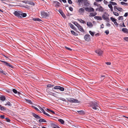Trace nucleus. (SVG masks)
Masks as SVG:
<instances>
[{
	"label": "nucleus",
	"mask_w": 128,
	"mask_h": 128,
	"mask_svg": "<svg viewBox=\"0 0 128 128\" xmlns=\"http://www.w3.org/2000/svg\"><path fill=\"white\" fill-rule=\"evenodd\" d=\"M90 106L94 110H99V107L98 104L96 102H92L90 104Z\"/></svg>",
	"instance_id": "nucleus-1"
},
{
	"label": "nucleus",
	"mask_w": 128,
	"mask_h": 128,
	"mask_svg": "<svg viewBox=\"0 0 128 128\" xmlns=\"http://www.w3.org/2000/svg\"><path fill=\"white\" fill-rule=\"evenodd\" d=\"M78 2L82 4L84 3V5L88 7L89 6V4L88 3V0H78Z\"/></svg>",
	"instance_id": "nucleus-2"
},
{
	"label": "nucleus",
	"mask_w": 128,
	"mask_h": 128,
	"mask_svg": "<svg viewBox=\"0 0 128 128\" xmlns=\"http://www.w3.org/2000/svg\"><path fill=\"white\" fill-rule=\"evenodd\" d=\"M21 13V12L18 10H16L15 11L14 14L15 16L17 17L18 18H22L21 16H20Z\"/></svg>",
	"instance_id": "nucleus-3"
},
{
	"label": "nucleus",
	"mask_w": 128,
	"mask_h": 128,
	"mask_svg": "<svg viewBox=\"0 0 128 128\" xmlns=\"http://www.w3.org/2000/svg\"><path fill=\"white\" fill-rule=\"evenodd\" d=\"M41 15L42 17L46 18L49 16V14L45 12L44 11L42 12Z\"/></svg>",
	"instance_id": "nucleus-4"
},
{
	"label": "nucleus",
	"mask_w": 128,
	"mask_h": 128,
	"mask_svg": "<svg viewBox=\"0 0 128 128\" xmlns=\"http://www.w3.org/2000/svg\"><path fill=\"white\" fill-rule=\"evenodd\" d=\"M90 36L89 34H86L84 37L85 40L88 42L90 40Z\"/></svg>",
	"instance_id": "nucleus-5"
},
{
	"label": "nucleus",
	"mask_w": 128,
	"mask_h": 128,
	"mask_svg": "<svg viewBox=\"0 0 128 128\" xmlns=\"http://www.w3.org/2000/svg\"><path fill=\"white\" fill-rule=\"evenodd\" d=\"M68 101L71 102L78 103L80 102L79 101L77 100L72 98H71L70 99H68Z\"/></svg>",
	"instance_id": "nucleus-6"
},
{
	"label": "nucleus",
	"mask_w": 128,
	"mask_h": 128,
	"mask_svg": "<svg viewBox=\"0 0 128 128\" xmlns=\"http://www.w3.org/2000/svg\"><path fill=\"white\" fill-rule=\"evenodd\" d=\"M85 9L86 11L89 12H94V9L91 7L86 8H85Z\"/></svg>",
	"instance_id": "nucleus-7"
},
{
	"label": "nucleus",
	"mask_w": 128,
	"mask_h": 128,
	"mask_svg": "<svg viewBox=\"0 0 128 128\" xmlns=\"http://www.w3.org/2000/svg\"><path fill=\"white\" fill-rule=\"evenodd\" d=\"M107 16H106L105 14H104L102 15V17L104 20L108 22L109 20V19L107 17V16H109V15L107 14Z\"/></svg>",
	"instance_id": "nucleus-8"
},
{
	"label": "nucleus",
	"mask_w": 128,
	"mask_h": 128,
	"mask_svg": "<svg viewBox=\"0 0 128 128\" xmlns=\"http://www.w3.org/2000/svg\"><path fill=\"white\" fill-rule=\"evenodd\" d=\"M100 7L97 8L96 9V11H98L99 12H102L104 11V9L101 6H100Z\"/></svg>",
	"instance_id": "nucleus-9"
},
{
	"label": "nucleus",
	"mask_w": 128,
	"mask_h": 128,
	"mask_svg": "<svg viewBox=\"0 0 128 128\" xmlns=\"http://www.w3.org/2000/svg\"><path fill=\"white\" fill-rule=\"evenodd\" d=\"M95 52L96 53L98 54L99 56L101 55L102 52V51L100 49L97 50Z\"/></svg>",
	"instance_id": "nucleus-10"
},
{
	"label": "nucleus",
	"mask_w": 128,
	"mask_h": 128,
	"mask_svg": "<svg viewBox=\"0 0 128 128\" xmlns=\"http://www.w3.org/2000/svg\"><path fill=\"white\" fill-rule=\"evenodd\" d=\"M59 13L61 14L62 16L64 18L66 17V16L64 14L63 11L61 10H59Z\"/></svg>",
	"instance_id": "nucleus-11"
},
{
	"label": "nucleus",
	"mask_w": 128,
	"mask_h": 128,
	"mask_svg": "<svg viewBox=\"0 0 128 128\" xmlns=\"http://www.w3.org/2000/svg\"><path fill=\"white\" fill-rule=\"evenodd\" d=\"M32 115L35 118L37 119H40V116H39L38 115L34 113H32Z\"/></svg>",
	"instance_id": "nucleus-12"
},
{
	"label": "nucleus",
	"mask_w": 128,
	"mask_h": 128,
	"mask_svg": "<svg viewBox=\"0 0 128 128\" xmlns=\"http://www.w3.org/2000/svg\"><path fill=\"white\" fill-rule=\"evenodd\" d=\"M84 11V9L82 8H80L78 10V12L80 14H82L83 13Z\"/></svg>",
	"instance_id": "nucleus-13"
},
{
	"label": "nucleus",
	"mask_w": 128,
	"mask_h": 128,
	"mask_svg": "<svg viewBox=\"0 0 128 128\" xmlns=\"http://www.w3.org/2000/svg\"><path fill=\"white\" fill-rule=\"evenodd\" d=\"M78 28L79 30L82 32H84V31L82 27V26H81L80 25H79V26H78Z\"/></svg>",
	"instance_id": "nucleus-14"
},
{
	"label": "nucleus",
	"mask_w": 128,
	"mask_h": 128,
	"mask_svg": "<svg viewBox=\"0 0 128 128\" xmlns=\"http://www.w3.org/2000/svg\"><path fill=\"white\" fill-rule=\"evenodd\" d=\"M94 18L98 20H101L102 19L101 16H96L94 17Z\"/></svg>",
	"instance_id": "nucleus-15"
},
{
	"label": "nucleus",
	"mask_w": 128,
	"mask_h": 128,
	"mask_svg": "<svg viewBox=\"0 0 128 128\" xmlns=\"http://www.w3.org/2000/svg\"><path fill=\"white\" fill-rule=\"evenodd\" d=\"M6 97L4 96H1L0 97V99L2 101H4L6 100Z\"/></svg>",
	"instance_id": "nucleus-16"
},
{
	"label": "nucleus",
	"mask_w": 128,
	"mask_h": 128,
	"mask_svg": "<svg viewBox=\"0 0 128 128\" xmlns=\"http://www.w3.org/2000/svg\"><path fill=\"white\" fill-rule=\"evenodd\" d=\"M87 26L90 28H91L92 26V24L91 22H88L87 23Z\"/></svg>",
	"instance_id": "nucleus-17"
},
{
	"label": "nucleus",
	"mask_w": 128,
	"mask_h": 128,
	"mask_svg": "<svg viewBox=\"0 0 128 128\" xmlns=\"http://www.w3.org/2000/svg\"><path fill=\"white\" fill-rule=\"evenodd\" d=\"M97 14L96 12H94V13H90L89 16H94Z\"/></svg>",
	"instance_id": "nucleus-18"
},
{
	"label": "nucleus",
	"mask_w": 128,
	"mask_h": 128,
	"mask_svg": "<svg viewBox=\"0 0 128 128\" xmlns=\"http://www.w3.org/2000/svg\"><path fill=\"white\" fill-rule=\"evenodd\" d=\"M0 109L1 110L4 111L6 110V108L1 105H0Z\"/></svg>",
	"instance_id": "nucleus-19"
},
{
	"label": "nucleus",
	"mask_w": 128,
	"mask_h": 128,
	"mask_svg": "<svg viewBox=\"0 0 128 128\" xmlns=\"http://www.w3.org/2000/svg\"><path fill=\"white\" fill-rule=\"evenodd\" d=\"M69 25L74 30H75L76 29V28L74 27V26L71 23H70L69 24Z\"/></svg>",
	"instance_id": "nucleus-20"
},
{
	"label": "nucleus",
	"mask_w": 128,
	"mask_h": 128,
	"mask_svg": "<svg viewBox=\"0 0 128 128\" xmlns=\"http://www.w3.org/2000/svg\"><path fill=\"white\" fill-rule=\"evenodd\" d=\"M122 31L124 33H128V30L126 28H124L122 29Z\"/></svg>",
	"instance_id": "nucleus-21"
},
{
	"label": "nucleus",
	"mask_w": 128,
	"mask_h": 128,
	"mask_svg": "<svg viewBox=\"0 0 128 128\" xmlns=\"http://www.w3.org/2000/svg\"><path fill=\"white\" fill-rule=\"evenodd\" d=\"M55 3L56 4V8H58L60 6V3L59 2L56 1L55 2Z\"/></svg>",
	"instance_id": "nucleus-22"
},
{
	"label": "nucleus",
	"mask_w": 128,
	"mask_h": 128,
	"mask_svg": "<svg viewBox=\"0 0 128 128\" xmlns=\"http://www.w3.org/2000/svg\"><path fill=\"white\" fill-rule=\"evenodd\" d=\"M26 2V3H28V4H29L31 5L34 6L35 5L34 3L31 1H28V2Z\"/></svg>",
	"instance_id": "nucleus-23"
},
{
	"label": "nucleus",
	"mask_w": 128,
	"mask_h": 128,
	"mask_svg": "<svg viewBox=\"0 0 128 128\" xmlns=\"http://www.w3.org/2000/svg\"><path fill=\"white\" fill-rule=\"evenodd\" d=\"M20 16H22L23 17H25L26 16V14L25 13H23L21 12V13Z\"/></svg>",
	"instance_id": "nucleus-24"
},
{
	"label": "nucleus",
	"mask_w": 128,
	"mask_h": 128,
	"mask_svg": "<svg viewBox=\"0 0 128 128\" xmlns=\"http://www.w3.org/2000/svg\"><path fill=\"white\" fill-rule=\"evenodd\" d=\"M40 119L39 120V122H46V121L45 120L43 119L40 118Z\"/></svg>",
	"instance_id": "nucleus-25"
},
{
	"label": "nucleus",
	"mask_w": 128,
	"mask_h": 128,
	"mask_svg": "<svg viewBox=\"0 0 128 128\" xmlns=\"http://www.w3.org/2000/svg\"><path fill=\"white\" fill-rule=\"evenodd\" d=\"M108 7L111 10L112 12H113V8L111 4H109L108 5Z\"/></svg>",
	"instance_id": "nucleus-26"
},
{
	"label": "nucleus",
	"mask_w": 128,
	"mask_h": 128,
	"mask_svg": "<svg viewBox=\"0 0 128 128\" xmlns=\"http://www.w3.org/2000/svg\"><path fill=\"white\" fill-rule=\"evenodd\" d=\"M58 120L59 122L61 123L62 124H63L64 123V121L62 119H58Z\"/></svg>",
	"instance_id": "nucleus-27"
},
{
	"label": "nucleus",
	"mask_w": 128,
	"mask_h": 128,
	"mask_svg": "<svg viewBox=\"0 0 128 128\" xmlns=\"http://www.w3.org/2000/svg\"><path fill=\"white\" fill-rule=\"evenodd\" d=\"M5 106L8 105L9 106H12L11 103L9 102H6V103L5 104Z\"/></svg>",
	"instance_id": "nucleus-28"
},
{
	"label": "nucleus",
	"mask_w": 128,
	"mask_h": 128,
	"mask_svg": "<svg viewBox=\"0 0 128 128\" xmlns=\"http://www.w3.org/2000/svg\"><path fill=\"white\" fill-rule=\"evenodd\" d=\"M35 21H41V20L38 18H34L33 19Z\"/></svg>",
	"instance_id": "nucleus-29"
},
{
	"label": "nucleus",
	"mask_w": 128,
	"mask_h": 128,
	"mask_svg": "<svg viewBox=\"0 0 128 128\" xmlns=\"http://www.w3.org/2000/svg\"><path fill=\"white\" fill-rule=\"evenodd\" d=\"M78 20L81 23L84 24L85 23L84 21L82 20V19H78Z\"/></svg>",
	"instance_id": "nucleus-30"
},
{
	"label": "nucleus",
	"mask_w": 128,
	"mask_h": 128,
	"mask_svg": "<svg viewBox=\"0 0 128 128\" xmlns=\"http://www.w3.org/2000/svg\"><path fill=\"white\" fill-rule=\"evenodd\" d=\"M77 112L79 114H84V112L83 110L78 111H77Z\"/></svg>",
	"instance_id": "nucleus-31"
},
{
	"label": "nucleus",
	"mask_w": 128,
	"mask_h": 128,
	"mask_svg": "<svg viewBox=\"0 0 128 128\" xmlns=\"http://www.w3.org/2000/svg\"><path fill=\"white\" fill-rule=\"evenodd\" d=\"M110 19L113 22H115L116 20V19L112 17L110 18Z\"/></svg>",
	"instance_id": "nucleus-32"
},
{
	"label": "nucleus",
	"mask_w": 128,
	"mask_h": 128,
	"mask_svg": "<svg viewBox=\"0 0 128 128\" xmlns=\"http://www.w3.org/2000/svg\"><path fill=\"white\" fill-rule=\"evenodd\" d=\"M89 32L92 36H94V32H92L91 31H90Z\"/></svg>",
	"instance_id": "nucleus-33"
},
{
	"label": "nucleus",
	"mask_w": 128,
	"mask_h": 128,
	"mask_svg": "<svg viewBox=\"0 0 128 128\" xmlns=\"http://www.w3.org/2000/svg\"><path fill=\"white\" fill-rule=\"evenodd\" d=\"M59 90L61 91H63L64 90V88L60 86Z\"/></svg>",
	"instance_id": "nucleus-34"
},
{
	"label": "nucleus",
	"mask_w": 128,
	"mask_h": 128,
	"mask_svg": "<svg viewBox=\"0 0 128 128\" xmlns=\"http://www.w3.org/2000/svg\"><path fill=\"white\" fill-rule=\"evenodd\" d=\"M60 86H56L54 87L53 88L54 89H59Z\"/></svg>",
	"instance_id": "nucleus-35"
},
{
	"label": "nucleus",
	"mask_w": 128,
	"mask_h": 128,
	"mask_svg": "<svg viewBox=\"0 0 128 128\" xmlns=\"http://www.w3.org/2000/svg\"><path fill=\"white\" fill-rule=\"evenodd\" d=\"M114 14L116 16H118L119 15V14L118 13L115 12H113Z\"/></svg>",
	"instance_id": "nucleus-36"
},
{
	"label": "nucleus",
	"mask_w": 128,
	"mask_h": 128,
	"mask_svg": "<svg viewBox=\"0 0 128 128\" xmlns=\"http://www.w3.org/2000/svg\"><path fill=\"white\" fill-rule=\"evenodd\" d=\"M118 20H123V17L122 16H119V17L118 18Z\"/></svg>",
	"instance_id": "nucleus-37"
},
{
	"label": "nucleus",
	"mask_w": 128,
	"mask_h": 128,
	"mask_svg": "<svg viewBox=\"0 0 128 128\" xmlns=\"http://www.w3.org/2000/svg\"><path fill=\"white\" fill-rule=\"evenodd\" d=\"M73 24L77 27H78V26L80 25L77 22H74Z\"/></svg>",
	"instance_id": "nucleus-38"
},
{
	"label": "nucleus",
	"mask_w": 128,
	"mask_h": 128,
	"mask_svg": "<svg viewBox=\"0 0 128 128\" xmlns=\"http://www.w3.org/2000/svg\"><path fill=\"white\" fill-rule=\"evenodd\" d=\"M39 109L40 110H41L42 111V112L44 114V112H45L44 110L41 107H40L39 108Z\"/></svg>",
	"instance_id": "nucleus-39"
},
{
	"label": "nucleus",
	"mask_w": 128,
	"mask_h": 128,
	"mask_svg": "<svg viewBox=\"0 0 128 128\" xmlns=\"http://www.w3.org/2000/svg\"><path fill=\"white\" fill-rule=\"evenodd\" d=\"M94 4L96 6H100V4H98L96 2H94Z\"/></svg>",
	"instance_id": "nucleus-40"
},
{
	"label": "nucleus",
	"mask_w": 128,
	"mask_h": 128,
	"mask_svg": "<svg viewBox=\"0 0 128 128\" xmlns=\"http://www.w3.org/2000/svg\"><path fill=\"white\" fill-rule=\"evenodd\" d=\"M0 73H2L6 75V74L3 72V70L1 68H0Z\"/></svg>",
	"instance_id": "nucleus-41"
},
{
	"label": "nucleus",
	"mask_w": 128,
	"mask_h": 128,
	"mask_svg": "<svg viewBox=\"0 0 128 128\" xmlns=\"http://www.w3.org/2000/svg\"><path fill=\"white\" fill-rule=\"evenodd\" d=\"M5 120H6V121L8 122H10V120L7 118H5Z\"/></svg>",
	"instance_id": "nucleus-42"
},
{
	"label": "nucleus",
	"mask_w": 128,
	"mask_h": 128,
	"mask_svg": "<svg viewBox=\"0 0 128 128\" xmlns=\"http://www.w3.org/2000/svg\"><path fill=\"white\" fill-rule=\"evenodd\" d=\"M12 91L15 94L17 93V91L15 89H13L12 90Z\"/></svg>",
	"instance_id": "nucleus-43"
},
{
	"label": "nucleus",
	"mask_w": 128,
	"mask_h": 128,
	"mask_svg": "<svg viewBox=\"0 0 128 128\" xmlns=\"http://www.w3.org/2000/svg\"><path fill=\"white\" fill-rule=\"evenodd\" d=\"M118 11H122V10H123V9H122L121 8H118Z\"/></svg>",
	"instance_id": "nucleus-44"
},
{
	"label": "nucleus",
	"mask_w": 128,
	"mask_h": 128,
	"mask_svg": "<svg viewBox=\"0 0 128 128\" xmlns=\"http://www.w3.org/2000/svg\"><path fill=\"white\" fill-rule=\"evenodd\" d=\"M0 117L2 119H4L5 118L4 116V115H1L0 116Z\"/></svg>",
	"instance_id": "nucleus-45"
},
{
	"label": "nucleus",
	"mask_w": 128,
	"mask_h": 128,
	"mask_svg": "<svg viewBox=\"0 0 128 128\" xmlns=\"http://www.w3.org/2000/svg\"><path fill=\"white\" fill-rule=\"evenodd\" d=\"M32 107L34 108L37 111H39L38 109L36 107L34 106H32Z\"/></svg>",
	"instance_id": "nucleus-46"
},
{
	"label": "nucleus",
	"mask_w": 128,
	"mask_h": 128,
	"mask_svg": "<svg viewBox=\"0 0 128 128\" xmlns=\"http://www.w3.org/2000/svg\"><path fill=\"white\" fill-rule=\"evenodd\" d=\"M54 86L50 84H49L48 85L47 87H51L53 86Z\"/></svg>",
	"instance_id": "nucleus-47"
},
{
	"label": "nucleus",
	"mask_w": 128,
	"mask_h": 128,
	"mask_svg": "<svg viewBox=\"0 0 128 128\" xmlns=\"http://www.w3.org/2000/svg\"><path fill=\"white\" fill-rule=\"evenodd\" d=\"M105 33L106 35L108 34L109 33V31L108 30H106L105 31Z\"/></svg>",
	"instance_id": "nucleus-48"
},
{
	"label": "nucleus",
	"mask_w": 128,
	"mask_h": 128,
	"mask_svg": "<svg viewBox=\"0 0 128 128\" xmlns=\"http://www.w3.org/2000/svg\"><path fill=\"white\" fill-rule=\"evenodd\" d=\"M71 32L74 35L76 33L73 30H71Z\"/></svg>",
	"instance_id": "nucleus-49"
},
{
	"label": "nucleus",
	"mask_w": 128,
	"mask_h": 128,
	"mask_svg": "<svg viewBox=\"0 0 128 128\" xmlns=\"http://www.w3.org/2000/svg\"><path fill=\"white\" fill-rule=\"evenodd\" d=\"M68 2L70 4H72V2L71 0H68Z\"/></svg>",
	"instance_id": "nucleus-50"
},
{
	"label": "nucleus",
	"mask_w": 128,
	"mask_h": 128,
	"mask_svg": "<svg viewBox=\"0 0 128 128\" xmlns=\"http://www.w3.org/2000/svg\"><path fill=\"white\" fill-rule=\"evenodd\" d=\"M44 114L48 116H50V115L49 114H48L47 113H46L45 112H44Z\"/></svg>",
	"instance_id": "nucleus-51"
},
{
	"label": "nucleus",
	"mask_w": 128,
	"mask_h": 128,
	"mask_svg": "<svg viewBox=\"0 0 128 128\" xmlns=\"http://www.w3.org/2000/svg\"><path fill=\"white\" fill-rule=\"evenodd\" d=\"M124 39L126 41H128V37H125L124 38Z\"/></svg>",
	"instance_id": "nucleus-52"
},
{
	"label": "nucleus",
	"mask_w": 128,
	"mask_h": 128,
	"mask_svg": "<svg viewBox=\"0 0 128 128\" xmlns=\"http://www.w3.org/2000/svg\"><path fill=\"white\" fill-rule=\"evenodd\" d=\"M104 3L106 4H107L108 3V2L106 0H104Z\"/></svg>",
	"instance_id": "nucleus-53"
},
{
	"label": "nucleus",
	"mask_w": 128,
	"mask_h": 128,
	"mask_svg": "<svg viewBox=\"0 0 128 128\" xmlns=\"http://www.w3.org/2000/svg\"><path fill=\"white\" fill-rule=\"evenodd\" d=\"M65 48H66V49L70 50H72V49H71V48H68L66 46H65Z\"/></svg>",
	"instance_id": "nucleus-54"
},
{
	"label": "nucleus",
	"mask_w": 128,
	"mask_h": 128,
	"mask_svg": "<svg viewBox=\"0 0 128 128\" xmlns=\"http://www.w3.org/2000/svg\"><path fill=\"white\" fill-rule=\"evenodd\" d=\"M0 0L2 2L4 3H5V2L6 1V0Z\"/></svg>",
	"instance_id": "nucleus-55"
},
{
	"label": "nucleus",
	"mask_w": 128,
	"mask_h": 128,
	"mask_svg": "<svg viewBox=\"0 0 128 128\" xmlns=\"http://www.w3.org/2000/svg\"><path fill=\"white\" fill-rule=\"evenodd\" d=\"M1 61L5 65L7 63L6 62L4 61L1 60Z\"/></svg>",
	"instance_id": "nucleus-56"
},
{
	"label": "nucleus",
	"mask_w": 128,
	"mask_h": 128,
	"mask_svg": "<svg viewBox=\"0 0 128 128\" xmlns=\"http://www.w3.org/2000/svg\"><path fill=\"white\" fill-rule=\"evenodd\" d=\"M128 12H126L124 16L125 17H126L128 16Z\"/></svg>",
	"instance_id": "nucleus-57"
},
{
	"label": "nucleus",
	"mask_w": 128,
	"mask_h": 128,
	"mask_svg": "<svg viewBox=\"0 0 128 128\" xmlns=\"http://www.w3.org/2000/svg\"><path fill=\"white\" fill-rule=\"evenodd\" d=\"M26 100L29 103L31 104L32 103V102L31 100Z\"/></svg>",
	"instance_id": "nucleus-58"
},
{
	"label": "nucleus",
	"mask_w": 128,
	"mask_h": 128,
	"mask_svg": "<svg viewBox=\"0 0 128 128\" xmlns=\"http://www.w3.org/2000/svg\"><path fill=\"white\" fill-rule=\"evenodd\" d=\"M69 9L71 11H72L73 10V8L71 7H69Z\"/></svg>",
	"instance_id": "nucleus-59"
},
{
	"label": "nucleus",
	"mask_w": 128,
	"mask_h": 128,
	"mask_svg": "<svg viewBox=\"0 0 128 128\" xmlns=\"http://www.w3.org/2000/svg\"><path fill=\"white\" fill-rule=\"evenodd\" d=\"M8 67L12 68H14V67L12 66V65H10V64Z\"/></svg>",
	"instance_id": "nucleus-60"
},
{
	"label": "nucleus",
	"mask_w": 128,
	"mask_h": 128,
	"mask_svg": "<svg viewBox=\"0 0 128 128\" xmlns=\"http://www.w3.org/2000/svg\"><path fill=\"white\" fill-rule=\"evenodd\" d=\"M117 4L116 3L112 2V5H116Z\"/></svg>",
	"instance_id": "nucleus-61"
},
{
	"label": "nucleus",
	"mask_w": 128,
	"mask_h": 128,
	"mask_svg": "<svg viewBox=\"0 0 128 128\" xmlns=\"http://www.w3.org/2000/svg\"><path fill=\"white\" fill-rule=\"evenodd\" d=\"M28 1L24 0V1H22V2H23L24 3L26 4H28V3H26V2H28Z\"/></svg>",
	"instance_id": "nucleus-62"
},
{
	"label": "nucleus",
	"mask_w": 128,
	"mask_h": 128,
	"mask_svg": "<svg viewBox=\"0 0 128 128\" xmlns=\"http://www.w3.org/2000/svg\"><path fill=\"white\" fill-rule=\"evenodd\" d=\"M106 64L108 65H110L111 64L110 62H106Z\"/></svg>",
	"instance_id": "nucleus-63"
},
{
	"label": "nucleus",
	"mask_w": 128,
	"mask_h": 128,
	"mask_svg": "<svg viewBox=\"0 0 128 128\" xmlns=\"http://www.w3.org/2000/svg\"><path fill=\"white\" fill-rule=\"evenodd\" d=\"M118 8L116 6H114V10H115L116 9L117 10H118Z\"/></svg>",
	"instance_id": "nucleus-64"
}]
</instances>
